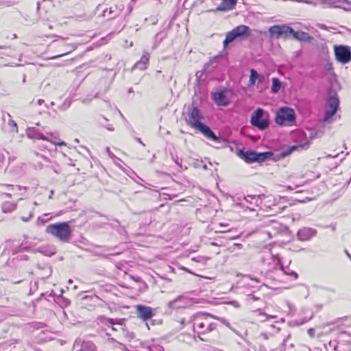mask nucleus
I'll return each mask as SVG.
<instances>
[{"instance_id": "f257e3e1", "label": "nucleus", "mask_w": 351, "mask_h": 351, "mask_svg": "<svg viewBox=\"0 0 351 351\" xmlns=\"http://www.w3.org/2000/svg\"><path fill=\"white\" fill-rule=\"evenodd\" d=\"M215 318L208 313H197L193 315L191 321L193 331L200 340L206 341L202 336L216 330L218 324L213 321Z\"/></svg>"}, {"instance_id": "f03ea898", "label": "nucleus", "mask_w": 351, "mask_h": 351, "mask_svg": "<svg viewBox=\"0 0 351 351\" xmlns=\"http://www.w3.org/2000/svg\"><path fill=\"white\" fill-rule=\"evenodd\" d=\"M46 232L62 242H68L72 235V229L69 222L49 224L46 228Z\"/></svg>"}, {"instance_id": "7ed1b4c3", "label": "nucleus", "mask_w": 351, "mask_h": 351, "mask_svg": "<svg viewBox=\"0 0 351 351\" xmlns=\"http://www.w3.org/2000/svg\"><path fill=\"white\" fill-rule=\"evenodd\" d=\"M238 156L247 163L263 162L271 158L273 153L271 152H257L254 150L244 149H239Z\"/></svg>"}, {"instance_id": "20e7f679", "label": "nucleus", "mask_w": 351, "mask_h": 351, "mask_svg": "<svg viewBox=\"0 0 351 351\" xmlns=\"http://www.w3.org/2000/svg\"><path fill=\"white\" fill-rule=\"evenodd\" d=\"M250 123L259 130H265L269 127L270 124L269 113L263 108H257L251 115Z\"/></svg>"}, {"instance_id": "39448f33", "label": "nucleus", "mask_w": 351, "mask_h": 351, "mask_svg": "<svg viewBox=\"0 0 351 351\" xmlns=\"http://www.w3.org/2000/svg\"><path fill=\"white\" fill-rule=\"evenodd\" d=\"M275 121L280 125H291L295 121V112L288 107L280 108L276 113Z\"/></svg>"}, {"instance_id": "423d86ee", "label": "nucleus", "mask_w": 351, "mask_h": 351, "mask_svg": "<svg viewBox=\"0 0 351 351\" xmlns=\"http://www.w3.org/2000/svg\"><path fill=\"white\" fill-rule=\"evenodd\" d=\"M293 140L298 143V145H293L289 147L286 150L282 152L281 155L282 157H285L292 153L297 149L298 147H302L303 149H307L309 147V142L306 140V135L304 132H297L292 134Z\"/></svg>"}, {"instance_id": "0eeeda50", "label": "nucleus", "mask_w": 351, "mask_h": 351, "mask_svg": "<svg viewBox=\"0 0 351 351\" xmlns=\"http://www.w3.org/2000/svg\"><path fill=\"white\" fill-rule=\"evenodd\" d=\"M326 104L328 109L325 112L324 120L329 121L336 114L339 107V100L337 94L335 93L333 95H330L327 99Z\"/></svg>"}, {"instance_id": "6e6552de", "label": "nucleus", "mask_w": 351, "mask_h": 351, "mask_svg": "<svg viewBox=\"0 0 351 351\" xmlns=\"http://www.w3.org/2000/svg\"><path fill=\"white\" fill-rule=\"evenodd\" d=\"M334 52L337 60L342 64L351 61V48L347 45H335Z\"/></svg>"}, {"instance_id": "1a4fd4ad", "label": "nucleus", "mask_w": 351, "mask_h": 351, "mask_svg": "<svg viewBox=\"0 0 351 351\" xmlns=\"http://www.w3.org/2000/svg\"><path fill=\"white\" fill-rule=\"evenodd\" d=\"M230 90L226 88H222L219 90L211 93V98L217 106H227L230 103L228 96Z\"/></svg>"}, {"instance_id": "9d476101", "label": "nucleus", "mask_w": 351, "mask_h": 351, "mask_svg": "<svg viewBox=\"0 0 351 351\" xmlns=\"http://www.w3.org/2000/svg\"><path fill=\"white\" fill-rule=\"evenodd\" d=\"M203 117L200 114L199 110L196 106H191L189 108L188 124L192 128L197 129L202 123L201 120Z\"/></svg>"}, {"instance_id": "9b49d317", "label": "nucleus", "mask_w": 351, "mask_h": 351, "mask_svg": "<svg viewBox=\"0 0 351 351\" xmlns=\"http://www.w3.org/2000/svg\"><path fill=\"white\" fill-rule=\"evenodd\" d=\"M269 32L271 36H276V38H286L289 36V33L293 32V29L286 25H274L269 29Z\"/></svg>"}, {"instance_id": "f8f14e48", "label": "nucleus", "mask_w": 351, "mask_h": 351, "mask_svg": "<svg viewBox=\"0 0 351 351\" xmlns=\"http://www.w3.org/2000/svg\"><path fill=\"white\" fill-rule=\"evenodd\" d=\"M104 320L106 325H110L112 330L119 333L118 335L127 332V330L123 327L124 319L104 318Z\"/></svg>"}, {"instance_id": "ddd939ff", "label": "nucleus", "mask_w": 351, "mask_h": 351, "mask_svg": "<svg viewBox=\"0 0 351 351\" xmlns=\"http://www.w3.org/2000/svg\"><path fill=\"white\" fill-rule=\"evenodd\" d=\"M136 311L138 317L144 321L151 319L154 315L153 309L149 306L138 305Z\"/></svg>"}, {"instance_id": "4468645a", "label": "nucleus", "mask_w": 351, "mask_h": 351, "mask_svg": "<svg viewBox=\"0 0 351 351\" xmlns=\"http://www.w3.org/2000/svg\"><path fill=\"white\" fill-rule=\"evenodd\" d=\"M197 130H199L208 138L217 143L221 142V138L217 136L208 125L202 123Z\"/></svg>"}, {"instance_id": "2eb2a0df", "label": "nucleus", "mask_w": 351, "mask_h": 351, "mask_svg": "<svg viewBox=\"0 0 351 351\" xmlns=\"http://www.w3.org/2000/svg\"><path fill=\"white\" fill-rule=\"evenodd\" d=\"M123 9V5H116L114 7H110L109 10H108V8H106L102 12V16H108V20L114 19L120 14Z\"/></svg>"}, {"instance_id": "dca6fc26", "label": "nucleus", "mask_w": 351, "mask_h": 351, "mask_svg": "<svg viewBox=\"0 0 351 351\" xmlns=\"http://www.w3.org/2000/svg\"><path fill=\"white\" fill-rule=\"evenodd\" d=\"M316 230L311 228H303L300 229L297 233V236L300 241H307L315 236Z\"/></svg>"}, {"instance_id": "f3484780", "label": "nucleus", "mask_w": 351, "mask_h": 351, "mask_svg": "<svg viewBox=\"0 0 351 351\" xmlns=\"http://www.w3.org/2000/svg\"><path fill=\"white\" fill-rule=\"evenodd\" d=\"M274 261L276 263L277 265L280 267V269L283 271V273L286 275L290 276L293 277L294 279L298 278V274L291 270L289 267H284L281 262V258L278 255L273 256Z\"/></svg>"}, {"instance_id": "a211bd4d", "label": "nucleus", "mask_w": 351, "mask_h": 351, "mask_svg": "<svg viewBox=\"0 0 351 351\" xmlns=\"http://www.w3.org/2000/svg\"><path fill=\"white\" fill-rule=\"evenodd\" d=\"M237 38H244L250 36V27L246 25H239L232 29Z\"/></svg>"}, {"instance_id": "6ab92c4d", "label": "nucleus", "mask_w": 351, "mask_h": 351, "mask_svg": "<svg viewBox=\"0 0 351 351\" xmlns=\"http://www.w3.org/2000/svg\"><path fill=\"white\" fill-rule=\"evenodd\" d=\"M237 0H222L221 4L215 10L211 11H226L230 10L237 4Z\"/></svg>"}, {"instance_id": "aec40b11", "label": "nucleus", "mask_w": 351, "mask_h": 351, "mask_svg": "<svg viewBox=\"0 0 351 351\" xmlns=\"http://www.w3.org/2000/svg\"><path fill=\"white\" fill-rule=\"evenodd\" d=\"M150 55L148 52L144 51L141 60L137 62L133 68H136L140 70H145L147 69V65L149 61Z\"/></svg>"}, {"instance_id": "412c9836", "label": "nucleus", "mask_w": 351, "mask_h": 351, "mask_svg": "<svg viewBox=\"0 0 351 351\" xmlns=\"http://www.w3.org/2000/svg\"><path fill=\"white\" fill-rule=\"evenodd\" d=\"M263 79H264V77H260L259 74L254 69H252L250 70V75L248 86L250 87V86H254L256 81L257 80H258V83H261V82H262Z\"/></svg>"}, {"instance_id": "4be33fe9", "label": "nucleus", "mask_w": 351, "mask_h": 351, "mask_svg": "<svg viewBox=\"0 0 351 351\" xmlns=\"http://www.w3.org/2000/svg\"><path fill=\"white\" fill-rule=\"evenodd\" d=\"M27 136L30 138L47 140V138L36 128H29L27 131Z\"/></svg>"}, {"instance_id": "5701e85b", "label": "nucleus", "mask_w": 351, "mask_h": 351, "mask_svg": "<svg viewBox=\"0 0 351 351\" xmlns=\"http://www.w3.org/2000/svg\"><path fill=\"white\" fill-rule=\"evenodd\" d=\"M184 298L182 296L178 297L174 300L170 301L169 302V306L171 308H180L184 306V304H182Z\"/></svg>"}, {"instance_id": "b1692460", "label": "nucleus", "mask_w": 351, "mask_h": 351, "mask_svg": "<svg viewBox=\"0 0 351 351\" xmlns=\"http://www.w3.org/2000/svg\"><path fill=\"white\" fill-rule=\"evenodd\" d=\"M237 38V37L233 30L228 32L223 43L224 48H226L230 43H232Z\"/></svg>"}, {"instance_id": "393cba45", "label": "nucleus", "mask_w": 351, "mask_h": 351, "mask_svg": "<svg viewBox=\"0 0 351 351\" xmlns=\"http://www.w3.org/2000/svg\"><path fill=\"white\" fill-rule=\"evenodd\" d=\"M292 35L293 37L299 40H306L308 37V34L304 32H295L293 30V32L289 33V36Z\"/></svg>"}, {"instance_id": "a878e982", "label": "nucleus", "mask_w": 351, "mask_h": 351, "mask_svg": "<svg viewBox=\"0 0 351 351\" xmlns=\"http://www.w3.org/2000/svg\"><path fill=\"white\" fill-rule=\"evenodd\" d=\"M84 351H97V347L91 341H84L82 343Z\"/></svg>"}, {"instance_id": "bb28decb", "label": "nucleus", "mask_w": 351, "mask_h": 351, "mask_svg": "<svg viewBox=\"0 0 351 351\" xmlns=\"http://www.w3.org/2000/svg\"><path fill=\"white\" fill-rule=\"evenodd\" d=\"M29 249V246L27 245V243L22 242L19 245L13 247L12 248V252L13 254H16L23 251H27Z\"/></svg>"}, {"instance_id": "cd10ccee", "label": "nucleus", "mask_w": 351, "mask_h": 351, "mask_svg": "<svg viewBox=\"0 0 351 351\" xmlns=\"http://www.w3.org/2000/svg\"><path fill=\"white\" fill-rule=\"evenodd\" d=\"M16 204H14V203L10 202H6L3 203L2 205V211L5 213H11L13 210H14L16 209Z\"/></svg>"}, {"instance_id": "c85d7f7f", "label": "nucleus", "mask_w": 351, "mask_h": 351, "mask_svg": "<svg viewBox=\"0 0 351 351\" xmlns=\"http://www.w3.org/2000/svg\"><path fill=\"white\" fill-rule=\"evenodd\" d=\"M281 87V82L277 77L272 79L271 93L276 94L278 93Z\"/></svg>"}, {"instance_id": "c756f323", "label": "nucleus", "mask_w": 351, "mask_h": 351, "mask_svg": "<svg viewBox=\"0 0 351 351\" xmlns=\"http://www.w3.org/2000/svg\"><path fill=\"white\" fill-rule=\"evenodd\" d=\"M244 199L247 202H250L251 204H254L253 201H254V205L256 206H258V204L261 202L260 196H256V195H247V196L244 197Z\"/></svg>"}, {"instance_id": "7c9ffc66", "label": "nucleus", "mask_w": 351, "mask_h": 351, "mask_svg": "<svg viewBox=\"0 0 351 351\" xmlns=\"http://www.w3.org/2000/svg\"><path fill=\"white\" fill-rule=\"evenodd\" d=\"M38 251L47 256H51L55 254V250L53 248L47 247H40L38 250Z\"/></svg>"}, {"instance_id": "2f4dec72", "label": "nucleus", "mask_w": 351, "mask_h": 351, "mask_svg": "<svg viewBox=\"0 0 351 351\" xmlns=\"http://www.w3.org/2000/svg\"><path fill=\"white\" fill-rule=\"evenodd\" d=\"M166 37V34L164 32H160L156 34L154 38V48H156L158 44Z\"/></svg>"}, {"instance_id": "473e14b6", "label": "nucleus", "mask_w": 351, "mask_h": 351, "mask_svg": "<svg viewBox=\"0 0 351 351\" xmlns=\"http://www.w3.org/2000/svg\"><path fill=\"white\" fill-rule=\"evenodd\" d=\"M344 3H346L348 5L349 4V3L347 1H344L343 2H341V1H338V2L332 1V2H329L328 3V6L329 7H334V8H343L345 10H346V9H351L350 7H349V8L345 7L344 6Z\"/></svg>"}, {"instance_id": "72a5a7b5", "label": "nucleus", "mask_w": 351, "mask_h": 351, "mask_svg": "<svg viewBox=\"0 0 351 351\" xmlns=\"http://www.w3.org/2000/svg\"><path fill=\"white\" fill-rule=\"evenodd\" d=\"M149 351H166L160 345H152L149 347Z\"/></svg>"}, {"instance_id": "f704fd0d", "label": "nucleus", "mask_w": 351, "mask_h": 351, "mask_svg": "<svg viewBox=\"0 0 351 351\" xmlns=\"http://www.w3.org/2000/svg\"><path fill=\"white\" fill-rule=\"evenodd\" d=\"M121 337H125L128 339H132L134 338V335L132 332H129L127 330V332H125V334L120 333L119 335H117L118 338H120Z\"/></svg>"}, {"instance_id": "c9c22d12", "label": "nucleus", "mask_w": 351, "mask_h": 351, "mask_svg": "<svg viewBox=\"0 0 351 351\" xmlns=\"http://www.w3.org/2000/svg\"><path fill=\"white\" fill-rule=\"evenodd\" d=\"M219 230L218 231L220 232H228L230 230V229H226L225 228L228 226V224H224V223H219Z\"/></svg>"}, {"instance_id": "e433bc0d", "label": "nucleus", "mask_w": 351, "mask_h": 351, "mask_svg": "<svg viewBox=\"0 0 351 351\" xmlns=\"http://www.w3.org/2000/svg\"><path fill=\"white\" fill-rule=\"evenodd\" d=\"M32 217H33V211H32V210H31V211L29 212V215H28L27 217L22 216V217H21V220H22L23 221L27 222V221H29L32 219Z\"/></svg>"}, {"instance_id": "4c0bfd02", "label": "nucleus", "mask_w": 351, "mask_h": 351, "mask_svg": "<svg viewBox=\"0 0 351 351\" xmlns=\"http://www.w3.org/2000/svg\"><path fill=\"white\" fill-rule=\"evenodd\" d=\"M258 315L260 316V321L263 322L268 319V317H274L273 316H269L265 313H259Z\"/></svg>"}, {"instance_id": "58836bf2", "label": "nucleus", "mask_w": 351, "mask_h": 351, "mask_svg": "<svg viewBox=\"0 0 351 351\" xmlns=\"http://www.w3.org/2000/svg\"><path fill=\"white\" fill-rule=\"evenodd\" d=\"M135 1H136V0H131L130 3L128 4V14H130L132 12V10L133 9L134 3H135Z\"/></svg>"}, {"instance_id": "ea45409f", "label": "nucleus", "mask_w": 351, "mask_h": 351, "mask_svg": "<svg viewBox=\"0 0 351 351\" xmlns=\"http://www.w3.org/2000/svg\"><path fill=\"white\" fill-rule=\"evenodd\" d=\"M109 340H110V341H114V342L117 343L121 346V348L122 350H125V349L126 348V347H125V346L124 344L121 343L120 342H119L117 340H116V339H115L114 338H113V337H112V338L109 339Z\"/></svg>"}, {"instance_id": "a19ab883", "label": "nucleus", "mask_w": 351, "mask_h": 351, "mask_svg": "<svg viewBox=\"0 0 351 351\" xmlns=\"http://www.w3.org/2000/svg\"><path fill=\"white\" fill-rule=\"evenodd\" d=\"M213 64V61L210 60L208 62L206 63L204 66L203 71L206 72L208 70L209 66Z\"/></svg>"}, {"instance_id": "79ce46f5", "label": "nucleus", "mask_w": 351, "mask_h": 351, "mask_svg": "<svg viewBox=\"0 0 351 351\" xmlns=\"http://www.w3.org/2000/svg\"><path fill=\"white\" fill-rule=\"evenodd\" d=\"M308 335L311 337H315V330L314 328H309L307 331Z\"/></svg>"}, {"instance_id": "37998d69", "label": "nucleus", "mask_w": 351, "mask_h": 351, "mask_svg": "<svg viewBox=\"0 0 351 351\" xmlns=\"http://www.w3.org/2000/svg\"><path fill=\"white\" fill-rule=\"evenodd\" d=\"M8 125L10 126V127H13L16 129H17V124L16 123V122L13 120H9L8 121Z\"/></svg>"}, {"instance_id": "c03bdc74", "label": "nucleus", "mask_w": 351, "mask_h": 351, "mask_svg": "<svg viewBox=\"0 0 351 351\" xmlns=\"http://www.w3.org/2000/svg\"><path fill=\"white\" fill-rule=\"evenodd\" d=\"M71 51H66V52H64V53H61V54H59V55L55 56L52 57V58H51V59H55V58H59V57H61V56H65V55H66V54L69 53Z\"/></svg>"}, {"instance_id": "a18cd8bd", "label": "nucleus", "mask_w": 351, "mask_h": 351, "mask_svg": "<svg viewBox=\"0 0 351 351\" xmlns=\"http://www.w3.org/2000/svg\"><path fill=\"white\" fill-rule=\"evenodd\" d=\"M17 258H19L20 260L27 261V260H28L29 257L27 255H21V256H17Z\"/></svg>"}, {"instance_id": "49530a36", "label": "nucleus", "mask_w": 351, "mask_h": 351, "mask_svg": "<svg viewBox=\"0 0 351 351\" xmlns=\"http://www.w3.org/2000/svg\"><path fill=\"white\" fill-rule=\"evenodd\" d=\"M289 337H290V335H288V336H287V337L283 340V342H282V346H283V348H285V346H286V342H287V339L289 338Z\"/></svg>"}, {"instance_id": "de8ad7c7", "label": "nucleus", "mask_w": 351, "mask_h": 351, "mask_svg": "<svg viewBox=\"0 0 351 351\" xmlns=\"http://www.w3.org/2000/svg\"><path fill=\"white\" fill-rule=\"evenodd\" d=\"M234 247H237V248H239V249H241V248H242L243 245H242L241 243H234Z\"/></svg>"}, {"instance_id": "09e8293b", "label": "nucleus", "mask_w": 351, "mask_h": 351, "mask_svg": "<svg viewBox=\"0 0 351 351\" xmlns=\"http://www.w3.org/2000/svg\"><path fill=\"white\" fill-rule=\"evenodd\" d=\"M53 193H54L53 191L51 190L50 192H49V199H52L53 198Z\"/></svg>"}, {"instance_id": "8fccbe9b", "label": "nucleus", "mask_w": 351, "mask_h": 351, "mask_svg": "<svg viewBox=\"0 0 351 351\" xmlns=\"http://www.w3.org/2000/svg\"><path fill=\"white\" fill-rule=\"evenodd\" d=\"M70 104H71V102L69 101V102L68 103V105H67L66 106V104H63V106H62V107H61V109H62V110L66 109L67 107H69V106H70Z\"/></svg>"}, {"instance_id": "3c124183", "label": "nucleus", "mask_w": 351, "mask_h": 351, "mask_svg": "<svg viewBox=\"0 0 351 351\" xmlns=\"http://www.w3.org/2000/svg\"><path fill=\"white\" fill-rule=\"evenodd\" d=\"M136 140L139 143H141V145H143V146H145V144L143 143V141H141V139L140 138H136Z\"/></svg>"}, {"instance_id": "603ef678", "label": "nucleus", "mask_w": 351, "mask_h": 351, "mask_svg": "<svg viewBox=\"0 0 351 351\" xmlns=\"http://www.w3.org/2000/svg\"><path fill=\"white\" fill-rule=\"evenodd\" d=\"M287 208V206H282V207L280 208V213H282V212H283V211H284Z\"/></svg>"}, {"instance_id": "864d4df0", "label": "nucleus", "mask_w": 351, "mask_h": 351, "mask_svg": "<svg viewBox=\"0 0 351 351\" xmlns=\"http://www.w3.org/2000/svg\"><path fill=\"white\" fill-rule=\"evenodd\" d=\"M204 73V71H203L201 72V73H199V72H197V73H196V75H197V77H200L202 75V73Z\"/></svg>"}, {"instance_id": "5fc2aeb1", "label": "nucleus", "mask_w": 351, "mask_h": 351, "mask_svg": "<svg viewBox=\"0 0 351 351\" xmlns=\"http://www.w3.org/2000/svg\"><path fill=\"white\" fill-rule=\"evenodd\" d=\"M43 103H44V100L43 99H40L38 100V105H41Z\"/></svg>"}, {"instance_id": "6e6d98bb", "label": "nucleus", "mask_w": 351, "mask_h": 351, "mask_svg": "<svg viewBox=\"0 0 351 351\" xmlns=\"http://www.w3.org/2000/svg\"><path fill=\"white\" fill-rule=\"evenodd\" d=\"M8 48V46L5 45H0V49H7Z\"/></svg>"}, {"instance_id": "4d7b16f0", "label": "nucleus", "mask_w": 351, "mask_h": 351, "mask_svg": "<svg viewBox=\"0 0 351 351\" xmlns=\"http://www.w3.org/2000/svg\"><path fill=\"white\" fill-rule=\"evenodd\" d=\"M320 27L322 29H327V27L325 25H322L320 26Z\"/></svg>"}, {"instance_id": "13d9d810", "label": "nucleus", "mask_w": 351, "mask_h": 351, "mask_svg": "<svg viewBox=\"0 0 351 351\" xmlns=\"http://www.w3.org/2000/svg\"><path fill=\"white\" fill-rule=\"evenodd\" d=\"M345 252H346V254L348 256V257L350 258L351 256H350V253L347 250H346Z\"/></svg>"}, {"instance_id": "bf43d9fd", "label": "nucleus", "mask_w": 351, "mask_h": 351, "mask_svg": "<svg viewBox=\"0 0 351 351\" xmlns=\"http://www.w3.org/2000/svg\"><path fill=\"white\" fill-rule=\"evenodd\" d=\"M4 195H5L6 197H9V198H10V197H11V196H12V195H11L10 193H5Z\"/></svg>"}, {"instance_id": "052dcab7", "label": "nucleus", "mask_w": 351, "mask_h": 351, "mask_svg": "<svg viewBox=\"0 0 351 351\" xmlns=\"http://www.w3.org/2000/svg\"><path fill=\"white\" fill-rule=\"evenodd\" d=\"M106 80H104V79H101V80H100L99 83H103V82H104V83H106Z\"/></svg>"}, {"instance_id": "680f3d73", "label": "nucleus", "mask_w": 351, "mask_h": 351, "mask_svg": "<svg viewBox=\"0 0 351 351\" xmlns=\"http://www.w3.org/2000/svg\"><path fill=\"white\" fill-rule=\"evenodd\" d=\"M23 281V279L14 281V283H19Z\"/></svg>"}, {"instance_id": "e2e57ef3", "label": "nucleus", "mask_w": 351, "mask_h": 351, "mask_svg": "<svg viewBox=\"0 0 351 351\" xmlns=\"http://www.w3.org/2000/svg\"><path fill=\"white\" fill-rule=\"evenodd\" d=\"M132 92H133V89H132V88H130L128 89V93H132Z\"/></svg>"}, {"instance_id": "0e129e2a", "label": "nucleus", "mask_w": 351, "mask_h": 351, "mask_svg": "<svg viewBox=\"0 0 351 351\" xmlns=\"http://www.w3.org/2000/svg\"><path fill=\"white\" fill-rule=\"evenodd\" d=\"M6 186H8V187H10V188H12V189H13V187H14V186H13V185H9V184H7Z\"/></svg>"}, {"instance_id": "69168bd1", "label": "nucleus", "mask_w": 351, "mask_h": 351, "mask_svg": "<svg viewBox=\"0 0 351 351\" xmlns=\"http://www.w3.org/2000/svg\"><path fill=\"white\" fill-rule=\"evenodd\" d=\"M57 144H58V145H65V143H64V142H61V143H57Z\"/></svg>"}, {"instance_id": "338daca9", "label": "nucleus", "mask_w": 351, "mask_h": 351, "mask_svg": "<svg viewBox=\"0 0 351 351\" xmlns=\"http://www.w3.org/2000/svg\"><path fill=\"white\" fill-rule=\"evenodd\" d=\"M263 335V337H264V338H265V339H267V335H266V334H264V335Z\"/></svg>"}, {"instance_id": "774afa93", "label": "nucleus", "mask_w": 351, "mask_h": 351, "mask_svg": "<svg viewBox=\"0 0 351 351\" xmlns=\"http://www.w3.org/2000/svg\"><path fill=\"white\" fill-rule=\"evenodd\" d=\"M341 322V319H339V320L336 321L335 323H339V322Z\"/></svg>"}]
</instances>
